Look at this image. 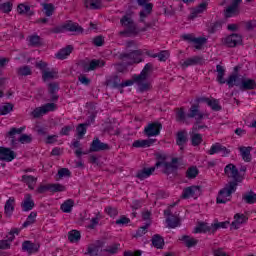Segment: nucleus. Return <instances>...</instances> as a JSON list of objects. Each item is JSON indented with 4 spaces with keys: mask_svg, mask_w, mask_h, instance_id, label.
<instances>
[{
    "mask_svg": "<svg viewBox=\"0 0 256 256\" xmlns=\"http://www.w3.org/2000/svg\"><path fill=\"white\" fill-rule=\"evenodd\" d=\"M153 73V64L152 63H147L140 74L137 75L136 81H147L149 79V75Z\"/></svg>",
    "mask_w": 256,
    "mask_h": 256,
    "instance_id": "412c9836",
    "label": "nucleus"
},
{
    "mask_svg": "<svg viewBox=\"0 0 256 256\" xmlns=\"http://www.w3.org/2000/svg\"><path fill=\"white\" fill-rule=\"evenodd\" d=\"M240 70H241V66H235L233 73L228 76L227 85H228L229 89H233V87H235V83L241 79L239 77Z\"/></svg>",
    "mask_w": 256,
    "mask_h": 256,
    "instance_id": "aec40b11",
    "label": "nucleus"
},
{
    "mask_svg": "<svg viewBox=\"0 0 256 256\" xmlns=\"http://www.w3.org/2000/svg\"><path fill=\"white\" fill-rule=\"evenodd\" d=\"M57 77L56 71H49V68H47L46 71L42 72V79L43 81H49V79H55Z\"/></svg>",
    "mask_w": 256,
    "mask_h": 256,
    "instance_id": "6e6d98bb",
    "label": "nucleus"
},
{
    "mask_svg": "<svg viewBox=\"0 0 256 256\" xmlns=\"http://www.w3.org/2000/svg\"><path fill=\"white\" fill-rule=\"evenodd\" d=\"M15 105L11 102H6L5 105L0 107V115H9L11 111H13V108Z\"/></svg>",
    "mask_w": 256,
    "mask_h": 256,
    "instance_id": "8fccbe9b",
    "label": "nucleus"
},
{
    "mask_svg": "<svg viewBox=\"0 0 256 256\" xmlns=\"http://www.w3.org/2000/svg\"><path fill=\"white\" fill-rule=\"evenodd\" d=\"M176 121L183 122L187 119V115L185 114V108H177L176 109Z\"/></svg>",
    "mask_w": 256,
    "mask_h": 256,
    "instance_id": "052dcab7",
    "label": "nucleus"
},
{
    "mask_svg": "<svg viewBox=\"0 0 256 256\" xmlns=\"http://www.w3.org/2000/svg\"><path fill=\"white\" fill-rule=\"evenodd\" d=\"M183 69H187V67H191L194 65H205V58L202 56H193L187 58L182 64Z\"/></svg>",
    "mask_w": 256,
    "mask_h": 256,
    "instance_id": "f3484780",
    "label": "nucleus"
},
{
    "mask_svg": "<svg viewBox=\"0 0 256 256\" xmlns=\"http://www.w3.org/2000/svg\"><path fill=\"white\" fill-rule=\"evenodd\" d=\"M207 5H209L207 2L200 3L198 7L190 14L189 19H195L197 15L207 11Z\"/></svg>",
    "mask_w": 256,
    "mask_h": 256,
    "instance_id": "58836bf2",
    "label": "nucleus"
},
{
    "mask_svg": "<svg viewBox=\"0 0 256 256\" xmlns=\"http://www.w3.org/2000/svg\"><path fill=\"white\" fill-rule=\"evenodd\" d=\"M120 25L124 28L123 31L119 32V35L124 37H131V35H139V28L135 20H133V11L126 12L120 19Z\"/></svg>",
    "mask_w": 256,
    "mask_h": 256,
    "instance_id": "f257e3e1",
    "label": "nucleus"
},
{
    "mask_svg": "<svg viewBox=\"0 0 256 256\" xmlns=\"http://www.w3.org/2000/svg\"><path fill=\"white\" fill-rule=\"evenodd\" d=\"M242 199L245 201V203H247V205H253L256 203V194L250 190L249 192L243 194Z\"/></svg>",
    "mask_w": 256,
    "mask_h": 256,
    "instance_id": "37998d69",
    "label": "nucleus"
},
{
    "mask_svg": "<svg viewBox=\"0 0 256 256\" xmlns=\"http://www.w3.org/2000/svg\"><path fill=\"white\" fill-rule=\"evenodd\" d=\"M68 240L70 243H77L81 240V232L79 230H72L68 233Z\"/></svg>",
    "mask_w": 256,
    "mask_h": 256,
    "instance_id": "a18cd8bd",
    "label": "nucleus"
},
{
    "mask_svg": "<svg viewBox=\"0 0 256 256\" xmlns=\"http://www.w3.org/2000/svg\"><path fill=\"white\" fill-rule=\"evenodd\" d=\"M223 43L224 45H226V47L230 48L237 47L238 45H243V36L237 33H232L223 39Z\"/></svg>",
    "mask_w": 256,
    "mask_h": 256,
    "instance_id": "f8f14e48",
    "label": "nucleus"
},
{
    "mask_svg": "<svg viewBox=\"0 0 256 256\" xmlns=\"http://www.w3.org/2000/svg\"><path fill=\"white\" fill-rule=\"evenodd\" d=\"M145 54V51L139 49L134 50L129 53H120L118 55L119 61H128L126 65H137L139 63H143V55Z\"/></svg>",
    "mask_w": 256,
    "mask_h": 256,
    "instance_id": "20e7f679",
    "label": "nucleus"
},
{
    "mask_svg": "<svg viewBox=\"0 0 256 256\" xmlns=\"http://www.w3.org/2000/svg\"><path fill=\"white\" fill-rule=\"evenodd\" d=\"M152 245L156 249H163V247H165V239H163V236L155 234L152 237Z\"/></svg>",
    "mask_w": 256,
    "mask_h": 256,
    "instance_id": "473e14b6",
    "label": "nucleus"
},
{
    "mask_svg": "<svg viewBox=\"0 0 256 256\" xmlns=\"http://www.w3.org/2000/svg\"><path fill=\"white\" fill-rule=\"evenodd\" d=\"M201 193H203L201 186H189L184 188L181 199H189L190 197L197 199L198 197H201Z\"/></svg>",
    "mask_w": 256,
    "mask_h": 256,
    "instance_id": "9b49d317",
    "label": "nucleus"
},
{
    "mask_svg": "<svg viewBox=\"0 0 256 256\" xmlns=\"http://www.w3.org/2000/svg\"><path fill=\"white\" fill-rule=\"evenodd\" d=\"M72 147H74V149H77L75 151V155L76 157H78V159H81V155H87V153L83 152V149H81V142L79 140H76L72 143Z\"/></svg>",
    "mask_w": 256,
    "mask_h": 256,
    "instance_id": "864d4df0",
    "label": "nucleus"
},
{
    "mask_svg": "<svg viewBox=\"0 0 256 256\" xmlns=\"http://www.w3.org/2000/svg\"><path fill=\"white\" fill-rule=\"evenodd\" d=\"M179 202H174L166 210H164V216L166 218L167 228L168 229H176V227H181V218L173 214L171 209L175 207Z\"/></svg>",
    "mask_w": 256,
    "mask_h": 256,
    "instance_id": "39448f33",
    "label": "nucleus"
},
{
    "mask_svg": "<svg viewBox=\"0 0 256 256\" xmlns=\"http://www.w3.org/2000/svg\"><path fill=\"white\" fill-rule=\"evenodd\" d=\"M190 136H191V145L193 147H199V145L203 143V136L201 134L192 131Z\"/></svg>",
    "mask_w": 256,
    "mask_h": 256,
    "instance_id": "79ce46f5",
    "label": "nucleus"
},
{
    "mask_svg": "<svg viewBox=\"0 0 256 256\" xmlns=\"http://www.w3.org/2000/svg\"><path fill=\"white\" fill-rule=\"evenodd\" d=\"M242 0H233L231 5L224 11V17L229 19L230 17H235L239 13V4Z\"/></svg>",
    "mask_w": 256,
    "mask_h": 256,
    "instance_id": "dca6fc26",
    "label": "nucleus"
},
{
    "mask_svg": "<svg viewBox=\"0 0 256 256\" xmlns=\"http://www.w3.org/2000/svg\"><path fill=\"white\" fill-rule=\"evenodd\" d=\"M251 149H253V148L252 147H245V146H242V147L239 148V151L242 155V159L246 163H251Z\"/></svg>",
    "mask_w": 256,
    "mask_h": 256,
    "instance_id": "c9c22d12",
    "label": "nucleus"
},
{
    "mask_svg": "<svg viewBox=\"0 0 256 256\" xmlns=\"http://www.w3.org/2000/svg\"><path fill=\"white\" fill-rule=\"evenodd\" d=\"M157 162L155 164V168L161 167V165H164V173L165 175H171V173H177L179 169V159L178 158H172L171 162H165L167 161V155L156 153L155 154Z\"/></svg>",
    "mask_w": 256,
    "mask_h": 256,
    "instance_id": "f03ea898",
    "label": "nucleus"
},
{
    "mask_svg": "<svg viewBox=\"0 0 256 256\" xmlns=\"http://www.w3.org/2000/svg\"><path fill=\"white\" fill-rule=\"evenodd\" d=\"M57 91H59V84L57 82H50L48 84V93L51 96L50 101H59V95H57Z\"/></svg>",
    "mask_w": 256,
    "mask_h": 256,
    "instance_id": "393cba45",
    "label": "nucleus"
},
{
    "mask_svg": "<svg viewBox=\"0 0 256 256\" xmlns=\"http://www.w3.org/2000/svg\"><path fill=\"white\" fill-rule=\"evenodd\" d=\"M24 128H11L10 131L7 133V137H11V145L15 147L17 145V140L15 139V135H21L23 133Z\"/></svg>",
    "mask_w": 256,
    "mask_h": 256,
    "instance_id": "f704fd0d",
    "label": "nucleus"
},
{
    "mask_svg": "<svg viewBox=\"0 0 256 256\" xmlns=\"http://www.w3.org/2000/svg\"><path fill=\"white\" fill-rule=\"evenodd\" d=\"M86 255H89V256H97V255H99V249L96 248L95 244H91V245L88 246V248H87Z\"/></svg>",
    "mask_w": 256,
    "mask_h": 256,
    "instance_id": "69168bd1",
    "label": "nucleus"
},
{
    "mask_svg": "<svg viewBox=\"0 0 256 256\" xmlns=\"http://www.w3.org/2000/svg\"><path fill=\"white\" fill-rule=\"evenodd\" d=\"M239 183H243V179L241 178H236L233 179L232 181L228 182L223 189L219 191V194L216 198V203L217 204H225L227 203V198L225 197H231L235 191H237V186Z\"/></svg>",
    "mask_w": 256,
    "mask_h": 256,
    "instance_id": "7ed1b4c3",
    "label": "nucleus"
},
{
    "mask_svg": "<svg viewBox=\"0 0 256 256\" xmlns=\"http://www.w3.org/2000/svg\"><path fill=\"white\" fill-rule=\"evenodd\" d=\"M22 183L28 185L29 189H35V183H37V178L31 175H23L21 179Z\"/></svg>",
    "mask_w": 256,
    "mask_h": 256,
    "instance_id": "e433bc0d",
    "label": "nucleus"
},
{
    "mask_svg": "<svg viewBox=\"0 0 256 256\" xmlns=\"http://www.w3.org/2000/svg\"><path fill=\"white\" fill-rule=\"evenodd\" d=\"M153 59H156L158 57V61L165 62L169 59V51L167 50H162L157 54H153Z\"/></svg>",
    "mask_w": 256,
    "mask_h": 256,
    "instance_id": "5fc2aeb1",
    "label": "nucleus"
},
{
    "mask_svg": "<svg viewBox=\"0 0 256 256\" xmlns=\"http://www.w3.org/2000/svg\"><path fill=\"white\" fill-rule=\"evenodd\" d=\"M199 104H193L190 109L189 113L187 114L188 119H193L203 115L204 113L199 110Z\"/></svg>",
    "mask_w": 256,
    "mask_h": 256,
    "instance_id": "4c0bfd02",
    "label": "nucleus"
},
{
    "mask_svg": "<svg viewBox=\"0 0 256 256\" xmlns=\"http://www.w3.org/2000/svg\"><path fill=\"white\" fill-rule=\"evenodd\" d=\"M216 72H217V78L216 81L220 84V85H227V79H225V68L221 65H217L216 66Z\"/></svg>",
    "mask_w": 256,
    "mask_h": 256,
    "instance_id": "7c9ffc66",
    "label": "nucleus"
},
{
    "mask_svg": "<svg viewBox=\"0 0 256 256\" xmlns=\"http://www.w3.org/2000/svg\"><path fill=\"white\" fill-rule=\"evenodd\" d=\"M199 175V169L196 166L189 167L186 171L187 179H195Z\"/></svg>",
    "mask_w": 256,
    "mask_h": 256,
    "instance_id": "603ef678",
    "label": "nucleus"
},
{
    "mask_svg": "<svg viewBox=\"0 0 256 256\" xmlns=\"http://www.w3.org/2000/svg\"><path fill=\"white\" fill-rule=\"evenodd\" d=\"M180 241H183L184 245H186L188 248L195 247L199 243V240L192 238L189 235H183L180 238Z\"/></svg>",
    "mask_w": 256,
    "mask_h": 256,
    "instance_id": "ea45409f",
    "label": "nucleus"
},
{
    "mask_svg": "<svg viewBox=\"0 0 256 256\" xmlns=\"http://www.w3.org/2000/svg\"><path fill=\"white\" fill-rule=\"evenodd\" d=\"M15 211V198L10 197L4 205V213L6 217H11Z\"/></svg>",
    "mask_w": 256,
    "mask_h": 256,
    "instance_id": "a878e982",
    "label": "nucleus"
},
{
    "mask_svg": "<svg viewBox=\"0 0 256 256\" xmlns=\"http://www.w3.org/2000/svg\"><path fill=\"white\" fill-rule=\"evenodd\" d=\"M104 66H105V61L93 59L90 61L89 64L84 63L82 65V69L85 73H89V71H95L97 67H104Z\"/></svg>",
    "mask_w": 256,
    "mask_h": 256,
    "instance_id": "6ab92c4d",
    "label": "nucleus"
},
{
    "mask_svg": "<svg viewBox=\"0 0 256 256\" xmlns=\"http://www.w3.org/2000/svg\"><path fill=\"white\" fill-rule=\"evenodd\" d=\"M105 213H107V215H109V217H117L119 215V211L117 210V208H115L113 206L106 207Z\"/></svg>",
    "mask_w": 256,
    "mask_h": 256,
    "instance_id": "0e129e2a",
    "label": "nucleus"
},
{
    "mask_svg": "<svg viewBox=\"0 0 256 256\" xmlns=\"http://www.w3.org/2000/svg\"><path fill=\"white\" fill-rule=\"evenodd\" d=\"M74 206H75V201L73 199H68L64 201L60 209L61 211H63V213H71Z\"/></svg>",
    "mask_w": 256,
    "mask_h": 256,
    "instance_id": "c03bdc74",
    "label": "nucleus"
},
{
    "mask_svg": "<svg viewBox=\"0 0 256 256\" xmlns=\"http://www.w3.org/2000/svg\"><path fill=\"white\" fill-rule=\"evenodd\" d=\"M193 43H195V45H194L195 49H197L199 51V50L203 49V46L205 45V43H207V38H205V37L195 38L194 37Z\"/></svg>",
    "mask_w": 256,
    "mask_h": 256,
    "instance_id": "4d7b16f0",
    "label": "nucleus"
},
{
    "mask_svg": "<svg viewBox=\"0 0 256 256\" xmlns=\"http://www.w3.org/2000/svg\"><path fill=\"white\" fill-rule=\"evenodd\" d=\"M17 11L19 15H28V17H31L35 14L33 11H31V6L25 4H19Z\"/></svg>",
    "mask_w": 256,
    "mask_h": 256,
    "instance_id": "a19ab883",
    "label": "nucleus"
},
{
    "mask_svg": "<svg viewBox=\"0 0 256 256\" xmlns=\"http://www.w3.org/2000/svg\"><path fill=\"white\" fill-rule=\"evenodd\" d=\"M70 31V33H76L77 35H81L84 29L79 25V23H75L73 21H68L62 27H55L52 29V33H63V31Z\"/></svg>",
    "mask_w": 256,
    "mask_h": 256,
    "instance_id": "423d86ee",
    "label": "nucleus"
},
{
    "mask_svg": "<svg viewBox=\"0 0 256 256\" xmlns=\"http://www.w3.org/2000/svg\"><path fill=\"white\" fill-rule=\"evenodd\" d=\"M208 107H210L212 111H221V109H223V107L219 105V100L215 98L208 101Z\"/></svg>",
    "mask_w": 256,
    "mask_h": 256,
    "instance_id": "13d9d810",
    "label": "nucleus"
},
{
    "mask_svg": "<svg viewBox=\"0 0 256 256\" xmlns=\"http://www.w3.org/2000/svg\"><path fill=\"white\" fill-rule=\"evenodd\" d=\"M22 211H31L35 207V202L31 199V194H26L24 201L21 203Z\"/></svg>",
    "mask_w": 256,
    "mask_h": 256,
    "instance_id": "c756f323",
    "label": "nucleus"
},
{
    "mask_svg": "<svg viewBox=\"0 0 256 256\" xmlns=\"http://www.w3.org/2000/svg\"><path fill=\"white\" fill-rule=\"evenodd\" d=\"M0 10L2 13H11L13 11V3L6 2L0 5Z\"/></svg>",
    "mask_w": 256,
    "mask_h": 256,
    "instance_id": "e2e57ef3",
    "label": "nucleus"
},
{
    "mask_svg": "<svg viewBox=\"0 0 256 256\" xmlns=\"http://www.w3.org/2000/svg\"><path fill=\"white\" fill-rule=\"evenodd\" d=\"M17 157L15 151L11 150V148H5L0 146V161H6L7 163H11L13 159Z\"/></svg>",
    "mask_w": 256,
    "mask_h": 256,
    "instance_id": "2eb2a0df",
    "label": "nucleus"
},
{
    "mask_svg": "<svg viewBox=\"0 0 256 256\" xmlns=\"http://www.w3.org/2000/svg\"><path fill=\"white\" fill-rule=\"evenodd\" d=\"M17 73L20 77H27L28 75H33V71H31V67L28 65L19 67L17 69Z\"/></svg>",
    "mask_w": 256,
    "mask_h": 256,
    "instance_id": "49530a36",
    "label": "nucleus"
},
{
    "mask_svg": "<svg viewBox=\"0 0 256 256\" xmlns=\"http://www.w3.org/2000/svg\"><path fill=\"white\" fill-rule=\"evenodd\" d=\"M234 87H238L240 91H253L256 89L255 79L241 77L239 80L234 82Z\"/></svg>",
    "mask_w": 256,
    "mask_h": 256,
    "instance_id": "6e6552de",
    "label": "nucleus"
},
{
    "mask_svg": "<svg viewBox=\"0 0 256 256\" xmlns=\"http://www.w3.org/2000/svg\"><path fill=\"white\" fill-rule=\"evenodd\" d=\"M155 169V166L151 168H143L137 172L136 177L137 179H140V181H143L144 179H147V177H151V175L155 173Z\"/></svg>",
    "mask_w": 256,
    "mask_h": 256,
    "instance_id": "bb28decb",
    "label": "nucleus"
},
{
    "mask_svg": "<svg viewBox=\"0 0 256 256\" xmlns=\"http://www.w3.org/2000/svg\"><path fill=\"white\" fill-rule=\"evenodd\" d=\"M105 85L112 89L121 88V78L117 74H113L106 79Z\"/></svg>",
    "mask_w": 256,
    "mask_h": 256,
    "instance_id": "4be33fe9",
    "label": "nucleus"
},
{
    "mask_svg": "<svg viewBox=\"0 0 256 256\" xmlns=\"http://www.w3.org/2000/svg\"><path fill=\"white\" fill-rule=\"evenodd\" d=\"M149 0H137V3L140 7H143V10L139 12V22L145 23V19L153 13V3H147Z\"/></svg>",
    "mask_w": 256,
    "mask_h": 256,
    "instance_id": "0eeeda50",
    "label": "nucleus"
},
{
    "mask_svg": "<svg viewBox=\"0 0 256 256\" xmlns=\"http://www.w3.org/2000/svg\"><path fill=\"white\" fill-rule=\"evenodd\" d=\"M224 173L226 176L229 177V179H244L241 173H239V169H237V166L232 163L225 166Z\"/></svg>",
    "mask_w": 256,
    "mask_h": 256,
    "instance_id": "4468645a",
    "label": "nucleus"
},
{
    "mask_svg": "<svg viewBox=\"0 0 256 256\" xmlns=\"http://www.w3.org/2000/svg\"><path fill=\"white\" fill-rule=\"evenodd\" d=\"M89 125H91V122L86 121L85 123H81L76 127L78 139H83V137H85V133H87V127H89Z\"/></svg>",
    "mask_w": 256,
    "mask_h": 256,
    "instance_id": "72a5a7b5",
    "label": "nucleus"
},
{
    "mask_svg": "<svg viewBox=\"0 0 256 256\" xmlns=\"http://www.w3.org/2000/svg\"><path fill=\"white\" fill-rule=\"evenodd\" d=\"M22 251H26L29 255L39 251V244H35L29 240L22 243Z\"/></svg>",
    "mask_w": 256,
    "mask_h": 256,
    "instance_id": "5701e85b",
    "label": "nucleus"
},
{
    "mask_svg": "<svg viewBox=\"0 0 256 256\" xmlns=\"http://www.w3.org/2000/svg\"><path fill=\"white\" fill-rule=\"evenodd\" d=\"M37 217V212H31L27 217V220L23 223L22 227H29V225H33L35 223V218Z\"/></svg>",
    "mask_w": 256,
    "mask_h": 256,
    "instance_id": "680f3d73",
    "label": "nucleus"
},
{
    "mask_svg": "<svg viewBox=\"0 0 256 256\" xmlns=\"http://www.w3.org/2000/svg\"><path fill=\"white\" fill-rule=\"evenodd\" d=\"M71 53H73V46L67 45L65 48H62L57 52L56 58L63 61V59H67Z\"/></svg>",
    "mask_w": 256,
    "mask_h": 256,
    "instance_id": "c85d7f7f",
    "label": "nucleus"
},
{
    "mask_svg": "<svg viewBox=\"0 0 256 256\" xmlns=\"http://www.w3.org/2000/svg\"><path fill=\"white\" fill-rule=\"evenodd\" d=\"M59 179H63V177H71V170L68 168H61L58 170Z\"/></svg>",
    "mask_w": 256,
    "mask_h": 256,
    "instance_id": "774afa93",
    "label": "nucleus"
},
{
    "mask_svg": "<svg viewBox=\"0 0 256 256\" xmlns=\"http://www.w3.org/2000/svg\"><path fill=\"white\" fill-rule=\"evenodd\" d=\"M86 9L99 10L103 7L101 0H84Z\"/></svg>",
    "mask_w": 256,
    "mask_h": 256,
    "instance_id": "2f4dec72",
    "label": "nucleus"
},
{
    "mask_svg": "<svg viewBox=\"0 0 256 256\" xmlns=\"http://www.w3.org/2000/svg\"><path fill=\"white\" fill-rule=\"evenodd\" d=\"M66 189L67 188L60 183L48 184V185L40 184V186L37 188L36 191L40 195H43V193H46V191H51V193H61L63 191H66Z\"/></svg>",
    "mask_w": 256,
    "mask_h": 256,
    "instance_id": "1a4fd4ad",
    "label": "nucleus"
},
{
    "mask_svg": "<svg viewBox=\"0 0 256 256\" xmlns=\"http://www.w3.org/2000/svg\"><path fill=\"white\" fill-rule=\"evenodd\" d=\"M229 227V221L218 222L212 224V233H215L219 229H227Z\"/></svg>",
    "mask_w": 256,
    "mask_h": 256,
    "instance_id": "3c124183",
    "label": "nucleus"
},
{
    "mask_svg": "<svg viewBox=\"0 0 256 256\" xmlns=\"http://www.w3.org/2000/svg\"><path fill=\"white\" fill-rule=\"evenodd\" d=\"M189 141L187 130H181L176 133V145L180 147V150L183 151L187 142Z\"/></svg>",
    "mask_w": 256,
    "mask_h": 256,
    "instance_id": "a211bd4d",
    "label": "nucleus"
},
{
    "mask_svg": "<svg viewBox=\"0 0 256 256\" xmlns=\"http://www.w3.org/2000/svg\"><path fill=\"white\" fill-rule=\"evenodd\" d=\"M147 80H140L136 82V85H138V90L140 93H145V91H149L151 89V83L146 82Z\"/></svg>",
    "mask_w": 256,
    "mask_h": 256,
    "instance_id": "de8ad7c7",
    "label": "nucleus"
},
{
    "mask_svg": "<svg viewBox=\"0 0 256 256\" xmlns=\"http://www.w3.org/2000/svg\"><path fill=\"white\" fill-rule=\"evenodd\" d=\"M157 141L156 139H147V140H136L133 142L132 147H135L136 149H145L146 147H151L153 143Z\"/></svg>",
    "mask_w": 256,
    "mask_h": 256,
    "instance_id": "cd10ccee",
    "label": "nucleus"
},
{
    "mask_svg": "<svg viewBox=\"0 0 256 256\" xmlns=\"http://www.w3.org/2000/svg\"><path fill=\"white\" fill-rule=\"evenodd\" d=\"M161 129H163L161 122H151L144 128V135H146V137H157V135L161 134Z\"/></svg>",
    "mask_w": 256,
    "mask_h": 256,
    "instance_id": "9d476101",
    "label": "nucleus"
},
{
    "mask_svg": "<svg viewBox=\"0 0 256 256\" xmlns=\"http://www.w3.org/2000/svg\"><path fill=\"white\" fill-rule=\"evenodd\" d=\"M223 27V23L221 21H216L212 24H210L209 33H215L216 31H219Z\"/></svg>",
    "mask_w": 256,
    "mask_h": 256,
    "instance_id": "338daca9",
    "label": "nucleus"
},
{
    "mask_svg": "<svg viewBox=\"0 0 256 256\" xmlns=\"http://www.w3.org/2000/svg\"><path fill=\"white\" fill-rule=\"evenodd\" d=\"M43 8H44V13L46 15V17H51L53 15V13L55 12V6L51 3H44L42 4Z\"/></svg>",
    "mask_w": 256,
    "mask_h": 256,
    "instance_id": "bf43d9fd",
    "label": "nucleus"
},
{
    "mask_svg": "<svg viewBox=\"0 0 256 256\" xmlns=\"http://www.w3.org/2000/svg\"><path fill=\"white\" fill-rule=\"evenodd\" d=\"M111 147L107 143L101 142L99 138H94L90 144L89 153H99V151H109Z\"/></svg>",
    "mask_w": 256,
    "mask_h": 256,
    "instance_id": "ddd939ff",
    "label": "nucleus"
},
{
    "mask_svg": "<svg viewBox=\"0 0 256 256\" xmlns=\"http://www.w3.org/2000/svg\"><path fill=\"white\" fill-rule=\"evenodd\" d=\"M193 233H212L213 234V226L212 224L209 226L207 222H198L197 226L194 228Z\"/></svg>",
    "mask_w": 256,
    "mask_h": 256,
    "instance_id": "b1692460",
    "label": "nucleus"
},
{
    "mask_svg": "<svg viewBox=\"0 0 256 256\" xmlns=\"http://www.w3.org/2000/svg\"><path fill=\"white\" fill-rule=\"evenodd\" d=\"M119 247H121V244L114 243L101 251H103L104 253H109V255H117V253L119 252Z\"/></svg>",
    "mask_w": 256,
    "mask_h": 256,
    "instance_id": "09e8293b",
    "label": "nucleus"
}]
</instances>
